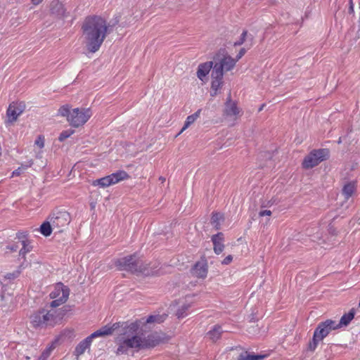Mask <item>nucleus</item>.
Instances as JSON below:
<instances>
[{
    "label": "nucleus",
    "instance_id": "obj_1",
    "mask_svg": "<svg viewBox=\"0 0 360 360\" xmlns=\"http://www.w3.org/2000/svg\"><path fill=\"white\" fill-rule=\"evenodd\" d=\"M137 323H131L120 334L115 340L117 345V354H127L129 349H141L154 347L158 345L161 338L157 333H151L148 336L137 333Z\"/></svg>",
    "mask_w": 360,
    "mask_h": 360
},
{
    "label": "nucleus",
    "instance_id": "obj_2",
    "mask_svg": "<svg viewBox=\"0 0 360 360\" xmlns=\"http://www.w3.org/2000/svg\"><path fill=\"white\" fill-rule=\"evenodd\" d=\"M105 20L100 16L87 17L83 25V37L87 49L92 53L97 51L103 44L108 32Z\"/></svg>",
    "mask_w": 360,
    "mask_h": 360
},
{
    "label": "nucleus",
    "instance_id": "obj_3",
    "mask_svg": "<svg viewBox=\"0 0 360 360\" xmlns=\"http://www.w3.org/2000/svg\"><path fill=\"white\" fill-rule=\"evenodd\" d=\"M63 312L60 309L51 308L50 310L42 309L34 312L30 316V323L35 328L53 327L63 318Z\"/></svg>",
    "mask_w": 360,
    "mask_h": 360
},
{
    "label": "nucleus",
    "instance_id": "obj_4",
    "mask_svg": "<svg viewBox=\"0 0 360 360\" xmlns=\"http://www.w3.org/2000/svg\"><path fill=\"white\" fill-rule=\"evenodd\" d=\"M115 264L118 269L121 271H127L132 273L141 272L146 275L158 274V271H151V272L146 271L143 266L142 261L139 259L136 255L118 259Z\"/></svg>",
    "mask_w": 360,
    "mask_h": 360
},
{
    "label": "nucleus",
    "instance_id": "obj_5",
    "mask_svg": "<svg viewBox=\"0 0 360 360\" xmlns=\"http://www.w3.org/2000/svg\"><path fill=\"white\" fill-rule=\"evenodd\" d=\"M337 329L338 328L335 321L327 319L320 322L314 332L313 338L309 343L308 349L314 352L321 341L327 337L332 330Z\"/></svg>",
    "mask_w": 360,
    "mask_h": 360
},
{
    "label": "nucleus",
    "instance_id": "obj_6",
    "mask_svg": "<svg viewBox=\"0 0 360 360\" xmlns=\"http://www.w3.org/2000/svg\"><path fill=\"white\" fill-rule=\"evenodd\" d=\"M70 291L67 286L63 283H57L49 296L53 300L51 302L50 307L56 308L65 303L69 297Z\"/></svg>",
    "mask_w": 360,
    "mask_h": 360
},
{
    "label": "nucleus",
    "instance_id": "obj_7",
    "mask_svg": "<svg viewBox=\"0 0 360 360\" xmlns=\"http://www.w3.org/2000/svg\"><path fill=\"white\" fill-rule=\"evenodd\" d=\"M92 112L90 108H75L68 118L70 124L74 127H79L84 124L91 117Z\"/></svg>",
    "mask_w": 360,
    "mask_h": 360
},
{
    "label": "nucleus",
    "instance_id": "obj_8",
    "mask_svg": "<svg viewBox=\"0 0 360 360\" xmlns=\"http://www.w3.org/2000/svg\"><path fill=\"white\" fill-rule=\"evenodd\" d=\"M329 152L327 149H318L312 150L307 155L302 162L304 169H311L318 165L328 158Z\"/></svg>",
    "mask_w": 360,
    "mask_h": 360
},
{
    "label": "nucleus",
    "instance_id": "obj_9",
    "mask_svg": "<svg viewBox=\"0 0 360 360\" xmlns=\"http://www.w3.org/2000/svg\"><path fill=\"white\" fill-rule=\"evenodd\" d=\"M220 56H221L222 58H219L218 63H215L212 70H217L224 74V71H230L235 67L237 60L231 57L229 54L225 53L224 50L220 51L217 54L218 58H219Z\"/></svg>",
    "mask_w": 360,
    "mask_h": 360
},
{
    "label": "nucleus",
    "instance_id": "obj_10",
    "mask_svg": "<svg viewBox=\"0 0 360 360\" xmlns=\"http://www.w3.org/2000/svg\"><path fill=\"white\" fill-rule=\"evenodd\" d=\"M49 219L51 220L53 228L60 232L64 227L70 224L71 217L68 212L59 211L53 213Z\"/></svg>",
    "mask_w": 360,
    "mask_h": 360
},
{
    "label": "nucleus",
    "instance_id": "obj_11",
    "mask_svg": "<svg viewBox=\"0 0 360 360\" xmlns=\"http://www.w3.org/2000/svg\"><path fill=\"white\" fill-rule=\"evenodd\" d=\"M25 105L22 102H13L11 103L6 111L7 122L13 123L24 112Z\"/></svg>",
    "mask_w": 360,
    "mask_h": 360
},
{
    "label": "nucleus",
    "instance_id": "obj_12",
    "mask_svg": "<svg viewBox=\"0 0 360 360\" xmlns=\"http://www.w3.org/2000/svg\"><path fill=\"white\" fill-rule=\"evenodd\" d=\"M212 82L210 96L212 97L216 96L223 86V73L218 72L217 70H212Z\"/></svg>",
    "mask_w": 360,
    "mask_h": 360
},
{
    "label": "nucleus",
    "instance_id": "obj_13",
    "mask_svg": "<svg viewBox=\"0 0 360 360\" xmlns=\"http://www.w3.org/2000/svg\"><path fill=\"white\" fill-rule=\"evenodd\" d=\"M73 331L70 329H65L63 330L60 334L56 338L51 346L42 352L38 360H46V359L50 355L51 351L54 348V345L58 344L60 341H63L65 337H70Z\"/></svg>",
    "mask_w": 360,
    "mask_h": 360
},
{
    "label": "nucleus",
    "instance_id": "obj_14",
    "mask_svg": "<svg viewBox=\"0 0 360 360\" xmlns=\"http://www.w3.org/2000/svg\"><path fill=\"white\" fill-rule=\"evenodd\" d=\"M214 65L212 61L200 63L198 65L196 75L203 84L207 82V75Z\"/></svg>",
    "mask_w": 360,
    "mask_h": 360
},
{
    "label": "nucleus",
    "instance_id": "obj_15",
    "mask_svg": "<svg viewBox=\"0 0 360 360\" xmlns=\"http://www.w3.org/2000/svg\"><path fill=\"white\" fill-rule=\"evenodd\" d=\"M224 113L226 116L232 117L233 120H236L241 115V110L235 102L229 100L225 105Z\"/></svg>",
    "mask_w": 360,
    "mask_h": 360
},
{
    "label": "nucleus",
    "instance_id": "obj_16",
    "mask_svg": "<svg viewBox=\"0 0 360 360\" xmlns=\"http://www.w3.org/2000/svg\"><path fill=\"white\" fill-rule=\"evenodd\" d=\"M207 264L205 261L198 262L192 269V274L200 278H205L207 274Z\"/></svg>",
    "mask_w": 360,
    "mask_h": 360
},
{
    "label": "nucleus",
    "instance_id": "obj_17",
    "mask_svg": "<svg viewBox=\"0 0 360 360\" xmlns=\"http://www.w3.org/2000/svg\"><path fill=\"white\" fill-rule=\"evenodd\" d=\"M212 241L214 245V251L216 254L219 255L222 252L224 248V236L221 233H218L212 236Z\"/></svg>",
    "mask_w": 360,
    "mask_h": 360
},
{
    "label": "nucleus",
    "instance_id": "obj_18",
    "mask_svg": "<svg viewBox=\"0 0 360 360\" xmlns=\"http://www.w3.org/2000/svg\"><path fill=\"white\" fill-rule=\"evenodd\" d=\"M93 339L91 338V336H88L84 340L81 341L77 346L75 347V354L77 356H81L83 354L85 351L89 349L91 345Z\"/></svg>",
    "mask_w": 360,
    "mask_h": 360
},
{
    "label": "nucleus",
    "instance_id": "obj_19",
    "mask_svg": "<svg viewBox=\"0 0 360 360\" xmlns=\"http://www.w3.org/2000/svg\"><path fill=\"white\" fill-rule=\"evenodd\" d=\"M51 13L57 16L61 17L65 15V10L63 4L59 0H53L50 4Z\"/></svg>",
    "mask_w": 360,
    "mask_h": 360
},
{
    "label": "nucleus",
    "instance_id": "obj_20",
    "mask_svg": "<svg viewBox=\"0 0 360 360\" xmlns=\"http://www.w3.org/2000/svg\"><path fill=\"white\" fill-rule=\"evenodd\" d=\"M356 181H349L345 184L342 188V193L346 200L351 198L356 191Z\"/></svg>",
    "mask_w": 360,
    "mask_h": 360
},
{
    "label": "nucleus",
    "instance_id": "obj_21",
    "mask_svg": "<svg viewBox=\"0 0 360 360\" xmlns=\"http://www.w3.org/2000/svg\"><path fill=\"white\" fill-rule=\"evenodd\" d=\"M111 185L115 184L120 181L124 180L129 177L127 173L124 171L120 170L117 172L108 175Z\"/></svg>",
    "mask_w": 360,
    "mask_h": 360
},
{
    "label": "nucleus",
    "instance_id": "obj_22",
    "mask_svg": "<svg viewBox=\"0 0 360 360\" xmlns=\"http://www.w3.org/2000/svg\"><path fill=\"white\" fill-rule=\"evenodd\" d=\"M114 330L113 327H109L108 326H105L100 328L99 330H97L96 331L94 332L90 335L91 338L92 339L98 338V337H103L107 336L109 335H111Z\"/></svg>",
    "mask_w": 360,
    "mask_h": 360
},
{
    "label": "nucleus",
    "instance_id": "obj_23",
    "mask_svg": "<svg viewBox=\"0 0 360 360\" xmlns=\"http://www.w3.org/2000/svg\"><path fill=\"white\" fill-rule=\"evenodd\" d=\"M354 313L353 311H349L347 314H344L340 321L337 322L338 328H340L342 326H347L350 321L354 319Z\"/></svg>",
    "mask_w": 360,
    "mask_h": 360
},
{
    "label": "nucleus",
    "instance_id": "obj_24",
    "mask_svg": "<svg viewBox=\"0 0 360 360\" xmlns=\"http://www.w3.org/2000/svg\"><path fill=\"white\" fill-rule=\"evenodd\" d=\"M200 112H201V110L199 109L195 113H193V115H191L186 117L184 125L183 128L181 129L179 134L182 133L184 130H186L191 124H193L200 117Z\"/></svg>",
    "mask_w": 360,
    "mask_h": 360
},
{
    "label": "nucleus",
    "instance_id": "obj_25",
    "mask_svg": "<svg viewBox=\"0 0 360 360\" xmlns=\"http://www.w3.org/2000/svg\"><path fill=\"white\" fill-rule=\"evenodd\" d=\"M167 316V315L165 314L150 315L147 318L146 322L147 323H161L166 319Z\"/></svg>",
    "mask_w": 360,
    "mask_h": 360
},
{
    "label": "nucleus",
    "instance_id": "obj_26",
    "mask_svg": "<svg viewBox=\"0 0 360 360\" xmlns=\"http://www.w3.org/2000/svg\"><path fill=\"white\" fill-rule=\"evenodd\" d=\"M222 333L221 328L219 326H215L212 330L207 333L208 338L212 341H217L221 337Z\"/></svg>",
    "mask_w": 360,
    "mask_h": 360
},
{
    "label": "nucleus",
    "instance_id": "obj_27",
    "mask_svg": "<svg viewBox=\"0 0 360 360\" xmlns=\"http://www.w3.org/2000/svg\"><path fill=\"white\" fill-rule=\"evenodd\" d=\"M52 229H54L51 220L44 221L40 226V232L44 236H49L51 234Z\"/></svg>",
    "mask_w": 360,
    "mask_h": 360
},
{
    "label": "nucleus",
    "instance_id": "obj_28",
    "mask_svg": "<svg viewBox=\"0 0 360 360\" xmlns=\"http://www.w3.org/2000/svg\"><path fill=\"white\" fill-rule=\"evenodd\" d=\"M265 357L264 355L252 354L248 352L241 354L238 360H262Z\"/></svg>",
    "mask_w": 360,
    "mask_h": 360
},
{
    "label": "nucleus",
    "instance_id": "obj_29",
    "mask_svg": "<svg viewBox=\"0 0 360 360\" xmlns=\"http://www.w3.org/2000/svg\"><path fill=\"white\" fill-rule=\"evenodd\" d=\"M94 186H100L102 188L108 187L111 185L108 176L95 180L93 182Z\"/></svg>",
    "mask_w": 360,
    "mask_h": 360
},
{
    "label": "nucleus",
    "instance_id": "obj_30",
    "mask_svg": "<svg viewBox=\"0 0 360 360\" xmlns=\"http://www.w3.org/2000/svg\"><path fill=\"white\" fill-rule=\"evenodd\" d=\"M191 304H185L182 305L176 311V315L179 319H181L187 316L188 311L189 308L191 307Z\"/></svg>",
    "mask_w": 360,
    "mask_h": 360
},
{
    "label": "nucleus",
    "instance_id": "obj_31",
    "mask_svg": "<svg viewBox=\"0 0 360 360\" xmlns=\"http://www.w3.org/2000/svg\"><path fill=\"white\" fill-rule=\"evenodd\" d=\"M222 219H223V216L220 213H215V214H212V218H211V222L217 229H219V226H220L219 222Z\"/></svg>",
    "mask_w": 360,
    "mask_h": 360
},
{
    "label": "nucleus",
    "instance_id": "obj_32",
    "mask_svg": "<svg viewBox=\"0 0 360 360\" xmlns=\"http://www.w3.org/2000/svg\"><path fill=\"white\" fill-rule=\"evenodd\" d=\"M70 108L68 105H63L60 107L58 110V115H60L62 117H66L67 120H68V118L70 117Z\"/></svg>",
    "mask_w": 360,
    "mask_h": 360
},
{
    "label": "nucleus",
    "instance_id": "obj_33",
    "mask_svg": "<svg viewBox=\"0 0 360 360\" xmlns=\"http://www.w3.org/2000/svg\"><path fill=\"white\" fill-rule=\"evenodd\" d=\"M32 165V161H30L28 165H24L22 167H18L17 169L14 170L12 172V176L20 175L23 170H25L27 168L31 167Z\"/></svg>",
    "mask_w": 360,
    "mask_h": 360
},
{
    "label": "nucleus",
    "instance_id": "obj_34",
    "mask_svg": "<svg viewBox=\"0 0 360 360\" xmlns=\"http://www.w3.org/2000/svg\"><path fill=\"white\" fill-rule=\"evenodd\" d=\"M73 133H74L73 130H71V129L65 130L60 133V134L58 137V140L60 141H63L64 140H65L66 139L70 137Z\"/></svg>",
    "mask_w": 360,
    "mask_h": 360
},
{
    "label": "nucleus",
    "instance_id": "obj_35",
    "mask_svg": "<svg viewBox=\"0 0 360 360\" xmlns=\"http://www.w3.org/2000/svg\"><path fill=\"white\" fill-rule=\"evenodd\" d=\"M22 248L20 250V255L25 256V255L30 251V248L26 244L25 240H22Z\"/></svg>",
    "mask_w": 360,
    "mask_h": 360
},
{
    "label": "nucleus",
    "instance_id": "obj_36",
    "mask_svg": "<svg viewBox=\"0 0 360 360\" xmlns=\"http://www.w3.org/2000/svg\"><path fill=\"white\" fill-rule=\"evenodd\" d=\"M247 34H248L247 31H243V33L241 34V36H240L239 40L234 42V46H240V45L243 44L245 41Z\"/></svg>",
    "mask_w": 360,
    "mask_h": 360
},
{
    "label": "nucleus",
    "instance_id": "obj_37",
    "mask_svg": "<svg viewBox=\"0 0 360 360\" xmlns=\"http://www.w3.org/2000/svg\"><path fill=\"white\" fill-rule=\"evenodd\" d=\"M35 145H37V146H39L40 148H44V137L42 136H39L35 142H34Z\"/></svg>",
    "mask_w": 360,
    "mask_h": 360
},
{
    "label": "nucleus",
    "instance_id": "obj_38",
    "mask_svg": "<svg viewBox=\"0 0 360 360\" xmlns=\"http://www.w3.org/2000/svg\"><path fill=\"white\" fill-rule=\"evenodd\" d=\"M233 260V257L231 255H228L226 257L224 260L222 261V264L227 265L231 262Z\"/></svg>",
    "mask_w": 360,
    "mask_h": 360
},
{
    "label": "nucleus",
    "instance_id": "obj_39",
    "mask_svg": "<svg viewBox=\"0 0 360 360\" xmlns=\"http://www.w3.org/2000/svg\"><path fill=\"white\" fill-rule=\"evenodd\" d=\"M259 217L271 216V212L270 210H261L259 212Z\"/></svg>",
    "mask_w": 360,
    "mask_h": 360
},
{
    "label": "nucleus",
    "instance_id": "obj_40",
    "mask_svg": "<svg viewBox=\"0 0 360 360\" xmlns=\"http://www.w3.org/2000/svg\"><path fill=\"white\" fill-rule=\"evenodd\" d=\"M245 53V49H241L240 50L238 54L237 55L236 58H234V59L237 60V61H238L239 59H240L244 56Z\"/></svg>",
    "mask_w": 360,
    "mask_h": 360
},
{
    "label": "nucleus",
    "instance_id": "obj_41",
    "mask_svg": "<svg viewBox=\"0 0 360 360\" xmlns=\"http://www.w3.org/2000/svg\"><path fill=\"white\" fill-rule=\"evenodd\" d=\"M19 274V272H16V273H14V274H8L6 276V278H8V279H13V278H16Z\"/></svg>",
    "mask_w": 360,
    "mask_h": 360
},
{
    "label": "nucleus",
    "instance_id": "obj_42",
    "mask_svg": "<svg viewBox=\"0 0 360 360\" xmlns=\"http://www.w3.org/2000/svg\"><path fill=\"white\" fill-rule=\"evenodd\" d=\"M42 1H43V0H32V3L34 6H37V5H39V4H41Z\"/></svg>",
    "mask_w": 360,
    "mask_h": 360
},
{
    "label": "nucleus",
    "instance_id": "obj_43",
    "mask_svg": "<svg viewBox=\"0 0 360 360\" xmlns=\"http://www.w3.org/2000/svg\"><path fill=\"white\" fill-rule=\"evenodd\" d=\"M25 236H25V235H23L22 233H20L18 234V237L19 238H25Z\"/></svg>",
    "mask_w": 360,
    "mask_h": 360
},
{
    "label": "nucleus",
    "instance_id": "obj_44",
    "mask_svg": "<svg viewBox=\"0 0 360 360\" xmlns=\"http://www.w3.org/2000/svg\"><path fill=\"white\" fill-rule=\"evenodd\" d=\"M263 108H264V105H262L259 108V111L262 110Z\"/></svg>",
    "mask_w": 360,
    "mask_h": 360
},
{
    "label": "nucleus",
    "instance_id": "obj_45",
    "mask_svg": "<svg viewBox=\"0 0 360 360\" xmlns=\"http://www.w3.org/2000/svg\"><path fill=\"white\" fill-rule=\"evenodd\" d=\"M160 180H161V181H162V182H164V181H165V178H162V177H161V178H160Z\"/></svg>",
    "mask_w": 360,
    "mask_h": 360
}]
</instances>
